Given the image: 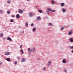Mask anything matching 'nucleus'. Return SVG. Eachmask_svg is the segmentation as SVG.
<instances>
[{
  "mask_svg": "<svg viewBox=\"0 0 73 73\" xmlns=\"http://www.w3.org/2000/svg\"><path fill=\"white\" fill-rule=\"evenodd\" d=\"M39 58H38V60H39Z\"/></svg>",
  "mask_w": 73,
  "mask_h": 73,
  "instance_id": "a19ab883",
  "label": "nucleus"
},
{
  "mask_svg": "<svg viewBox=\"0 0 73 73\" xmlns=\"http://www.w3.org/2000/svg\"><path fill=\"white\" fill-rule=\"evenodd\" d=\"M3 13V10H0V13Z\"/></svg>",
  "mask_w": 73,
  "mask_h": 73,
  "instance_id": "c85d7f7f",
  "label": "nucleus"
},
{
  "mask_svg": "<svg viewBox=\"0 0 73 73\" xmlns=\"http://www.w3.org/2000/svg\"><path fill=\"white\" fill-rule=\"evenodd\" d=\"M46 67H44V69H43L44 70H46Z\"/></svg>",
  "mask_w": 73,
  "mask_h": 73,
  "instance_id": "5701e85b",
  "label": "nucleus"
},
{
  "mask_svg": "<svg viewBox=\"0 0 73 73\" xmlns=\"http://www.w3.org/2000/svg\"><path fill=\"white\" fill-rule=\"evenodd\" d=\"M10 22L11 23H12V22H13V19H11L10 20Z\"/></svg>",
  "mask_w": 73,
  "mask_h": 73,
  "instance_id": "412c9836",
  "label": "nucleus"
},
{
  "mask_svg": "<svg viewBox=\"0 0 73 73\" xmlns=\"http://www.w3.org/2000/svg\"><path fill=\"white\" fill-rule=\"evenodd\" d=\"M48 25L49 26H52V23H49Z\"/></svg>",
  "mask_w": 73,
  "mask_h": 73,
  "instance_id": "b1692460",
  "label": "nucleus"
},
{
  "mask_svg": "<svg viewBox=\"0 0 73 73\" xmlns=\"http://www.w3.org/2000/svg\"><path fill=\"white\" fill-rule=\"evenodd\" d=\"M66 60L65 59H63V61H62V62L64 64H65L66 63Z\"/></svg>",
  "mask_w": 73,
  "mask_h": 73,
  "instance_id": "1a4fd4ad",
  "label": "nucleus"
},
{
  "mask_svg": "<svg viewBox=\"0 0 73 73\" xmlns=\"http://www.w3.org/2000/svg\"><path fill=\"white\" fill-rule=\"evenodd\" d=\"M22 47H23V45H21L20 47V48H21Z\"/></svg>",
  "mask_w": 73,
  "mask_h": 73,
  "instance_id": "473e14b6",
  "label": "nucleus"
},
{
  "mask_svg": "<svg viewBox=\"0 0 73 73\" xmlns=\"http://www.w3.org/2000/svg\"><path fill=\"white\" fill-rule=\"evenodd\" d=\"M11 1H7V3H8V4H9V3H11Z\"/></svg>",
  "mask_w": 73,
  "mask_h": 73,
  "instance_id": "4be33fe9",
  "label": "nucleus"
},
{
  "mask_svg": "<svg viewBox=\"0 0 73 73\" xmlns=\"http://www.w3.org/2000/svg\"><path fill=\"white\" fill-rule=\"evenodd\" d=\"M34 15V14L32 13H30L29 14V17H32V16H33Z\"/></svg>",
  "mask_w": 73,
  "mask_h": 73,
  "instance_id": "423d86ee",
  "label": "nucleus"
},
{
  "mask_svg": "<svg viewBox=\"0 0 73 73\" xmlns=\"http://www.w3.org/2000/svg\"><path fill=\"white\" fill-rule=\"evenodd\" d=\"M25 25L26 27H28V22L26 23Z\"/></svg>",
  "mask_w": 73,
  "mask_h": 73,
  "instance_id": "6ab92c4d",
  "label": "nucleus"
},
{
  "mask_svg": "<svg viewBox=\"0 0 73 73\" xmlns=\"http://www.w3.org/2000/svg\"><path fill=\"white\" fill-rule=\"evenodd\" d=\"M41 20V18L40 17H38L37 18V21H39Z\"/></svg>",
  "mask_w": 73,
  "mask_h": 73,
  "instance_id": "39448f33",
  "label": "nucleus"
},
{
  "mask_svg": "<svg viewBox=\"0 0 73 73\" xmlns=\"http://www.w3.org/2000/svg\"><path fill=\"white\" fill-rule=\"evenodd\" d=\"M6 60L8 61H11V59L9 58H7L6 59Z\"/></svg>",
  "mask_w": 73,
  "mask_h": 73,
  "instance_id": "2eb2a0df",
  "label": "nucleus"
},
{
  "mask_svg": "<svg viewBox=\"0 0 73 73\" xmlns=\"http://www.w3.org/2000/svg\"><path fill=\"white\" fill-rule=\"evenodd\" d=\"M61 7H64V3H61L60 4Z\"/></svg>",
  "mask_w": 73,
  "mask_h": 73,
  "instance_id": "ddd939ff",
  "label": "nucleus"
},
{
  "mask_svg": "<svg viewBox=\"0 0 73 73\" xmlns=\"http://www.w3.org/2000/svg\"><path fill=\"white\" fill-rule=\"evenodd\" d=\"M72 53H73V50L72 51Z\"/></svg>",
  "mask_w": 73,
  "mask_h": 73,
  "instance_id": "58836bf2",
  "label": "nucleus"
},
{
  "mask_svg": "<svg viewBox=\"0 0 73 73\" xmlns=\"http://www.w3.org/2000/svg\"><path fill=\"white\" fill-rule=\"evenodd\" d=\"M27 1H30V0H27Z\"/></svg>",
  "mask_w": 73,
  "mask_h": 73,
  "instance_id": "ea45409f",
  "label": "nucleus"
},
{
  "mask_svg": "<svg viewBox=\"0 0 73 73\" xmlns=\"http://www.w3.org/2000/svg\"><path fill=\"white\" fill-rule=\"evenodd\" d=\"M15 65H17V61H15Z\"/></svg>",
  "mask_w": 73,
  "mask_h": 73,
  "instance_id": "bb28decb",
  "label": "nucleus"
},
{
  "mask_svg": "<svg viewBox=\"0 0 73 73\" xmlns=\"http://www.w3.org/2000/svg\"><path fill=\"white\" fill-rule=\"evenodd\" d=\"M35 48H33L31 50V53L32 52H35Z\"/></svg>",
  "mask_w": 73,
  "mask_h": 73,
  "instance_id": "7ed1b4c3",
  "label": "nucleus"
},
{
  "mask_svg": "<svg viewBox=\"0 0 73 73\" xmlns=\"http://www.w3.org/2000/svg\"><path fill=\"white\" fill-rule=\"evenodd\" d=\"M46 12H47L48 15H49V11H47Z\"/></svg>",
  "mask_w": 73,
  "mask_h": 73,
  "instance_id": "72a5a7b5",
  "label": "nucleus"
},
{
  "mask_svg": "<svg viewBox=\"0 0 73 73\" xmlns=\"http://www.w3.org/2000/svg\"><path fill=\"white\" fill-rule=\"evenodd\" d=\"M72 34V31H70L69 32L68 35H70Z\"/></svg>",
  "mask_w": 73,
  "mask_h": 73,
  "instance_id": "f3484780",
  "label": "nucleus"
},
{
  "mask_svg": "<svg viewBox=\"0 0 73 73\" xmlns=\"http://www.w3.org/2000/svg\"><path fill=\"white\" fill-rule=\"evenodd\" d=\"M7 13H8V14H10V11H7Z\"/></svg>",
  "mask_w": 73,
  "mask_h": 73,
  "instance_id": "c756f323",
  "label": "nucleus"
},
{
  "mask_svg": "<svg viewBox=\"0 0 73 73\" xmlns=\"http://www.w3.org/2000/svg\"><path fill=\"white\" fill-rule=\"evenodd\" d=\"M18 12L19 13H21V14H22V13H23V11L21 10H19V11H18Z\"/></svg>",
  "mask_w": 73,
  "mask_h": 73,
  "instance_id": "20e7f679",
  "label": "nucleus"
},
{
  "mask_svg": "<svg viewBox=\"0 0 73 73\" xmlns=\"http://www.w3.org/2000/svg\"><path fill=\"white\" fill-rule=\"evenodd\" d=\"M5 56H8V55H9V52H5Z\"/></svg>",
  "mask_w": 73,
  "mask_h": 73,
  "instance_id": "f03ea898",
  "label": "nucleus"
},
{
  "mask_svg": "<svg viewBox=\"0 0 73 73\" xmlns=\"http://www.w3.org/2000/svg\"><path fill=\"white\" fill-rule=\"evenodd\" d=\"M21 52H22V54H24V51H23V50L22 49L21 50Z\"/></svg>",
  "mask_w": 73,
  "mask_h": 73,
  "instance_id": "a211bd4d",
  "label": "nucleus"
},
{
  "mask_svg": "<svg viewBox=\"0 0 73 73\" xmlns=\"http://www.w3.org/2000/svg\"><path fill=\"white\" fill-rule=\"evenodd\" d=\"M64 28L63 27H62L61 29H60V30L61 31H63L64 30Z\"/></svg>",
  "mask_w": 73,
  "mask_h": 73,
  "instance_id": "a878e982",
  "label": "nucleus"
},
{
  "mask_svg": "<svg viewBox=\"0 0 73 73\" xmlns=\"http://www.w3.org/2000/svg\"><path fill=\"white\" fill-rule=\"evenodd\" d=\"M16 17L17 19H19L20 18V15L19 14H17L16 15Z\"/></svg>",
  "mask_w": 73,
  "mask_h": 73,
  "instance_id": "9d476101",
  "label": "nucleus"
},
{
  "mask_svg": "<svg viewBox=\"0 0 73 73\" xmlns=\"http://www.w3.org/2000/svg\"><path fill=\"white\" fill-rule=\"evenodd\" d=\"M62 11L63 13H65V12L66 11V10L65 9H62Z\"/></svg>",
  "mask_w": 73,
  "mask_h": 73,
  "instance_id": "6e6552de",
  "label": "nucleus"
},
{
  "mask_svg": "<svg viewBox=\"0 0 73 73\" xmlns=\"http://www.w3.org/2000/svg\"><path fill=\"white\" fill-rule=\"evenodd\" d=\"M17 58L18 60H20V57H17Z\"/></svg>",
  "mask_w": 73,
  "mask_h": 73,
  "instance_id": "7c9ffc66",
  "label": "nucleus"
},
{
  "mask_svg": "<svg viewBox=\"0 0 73 73\" xmlns=\"http://www.w3.org/2000/svg\"><path fill=\"white\" fill-rule=\"evenodd\" d=\"M0 65H2V62H1L0 63Z\"/></svg>",
  "mask_w": 73,
  "mask_h": 73,
  "instance_id": "4c0bfd02",
  "label": "nucleus"
},
{
  "mask_svg": "<svg viewBox=\"0 0 73 73\" xmlns=\"http://www.w3.org/2000/svg\"><path fill=\"white\" fill-rule=\"evenodd\" d=\"M48 11H50L51 12H56V10H52L50 8H48L47 9Z\"/></svg>",
  "mask_w": 73,
  "mask_h": 73,
  "instance_id": "f257e3e1",
  "label": "nucleus"
},
{
  "mask_svg": "<svg viewBox=\"0 0 73 73\" xmlns=\"http://www.w3.org/2000/svg\"><path fill=\"white\" fill-rule=\"evenodd\" d=\"M34 24L33 23H32L31 25V26H33Z\"/></svg>",
  "mask_w": 73,
  "mask_h": 73,
  "instance_id": "f704fd0d",
  "label": "nucleus"
},
{
  "mask_svg": "<svg viewBox=\"0 0 73 73\" xmlns=\"http://www.w3.org/2000/svg\"><path fill=\"white\" fill-rule=\"evenodd\" d=\"M36 31V29L35 28H34L33 29V32H35Z\"/></svg>",
  "mask_w": 73,
  "mask_h": 73,
  "instance_id": "dca6fc26",
  "label": "nucleus"
},
{
  "mask_svg": "<svg viewBox=\"0 0 73 73\" xmlns=\"http://www.w3.org/2000/svg\"><path fill=\"white\" fill-rule=\"evenodd\" d=\"M7 39L8 40H9V41H11L12 40V39L10 37H8L7 38Z\"/></svg>",
  "mask_w": 73,
  "mask_h": 73,
  "instance_id": "f8f14e48",
  "label": "nucleus"
},
{
  "mask_svg": "<svg viewBox=\"0 0 73 73\" xmlns=\"http://www.w3.org/2000/svg\"><path fill=\"white\" fill-rule=\"evenodd\" d=\"M52 4H54V1H52Z\"/></svg>",
  "mask_w": 73,
  "mask_h": 73,
  "instance_id": "2f4dec72",
  "label": "nucleus"
},
{
  "mask_svg": "<svg viewBox=\"0 0 73 73\" xmlns=\"http://www.w3.org/2000/svg\"><path fill=\"white\" fill-rule=\"evenodd\" d=\"M24 33V32L23 31L21 32V33Z\"/></svg>",
  "mask_w": 73,
  "mask_h": 73,
  "instance_id": "e433bc0d",
  "label": "nucleus"
},
{
  "mask_svg": "<svg viewBox=\"0 0 73 73\" xmlns=\"http://www.w3.org/2000/svg\"><path fill=\"white\" fill-rule=\"evenodd\" d=\"M15 17L14 15H13L12 16V17Z\"/></svg>",
  "mask_w": 73,
  "mask_h": 73,
  "instance_id": "c9c22d12",
  "label": "nucleus"
},
{
  "mask_svg": "<svg viewBox=\"0 0 73 73\" xmlns=\"http://www.w3.org/2000/svg\"><path fill=\"white\" fill-rule=\"evenodd\" d=\"M25 59L24 58H23L21 60V62H25Z\"/></svg>",
  "mask_w": 73,
  "mask_h": 73,
  "instance_id": "0eeeda50",
  "label": "nucleus"
},
{
  "mask_svg": "<svg viewBox=\"0 0 73 73\" xmlns=\"http://www.w3.org/2000/svg\"><path fill=\"white\" fill-rule=\"evenodd\" d=\"M70 41L71 42H73V38H70Z\"/></svg>",
  "mask_w": 73,
  "mask_h": 73,
  "instance_id": "4468645a",
  "label": "nucleus"
},
{
  "mask_svg": "<svg viewBox=\"0 0 73 73\" xmlns=\"http://www.w3.org/2000/svg\"><path fill=\"white\" fill-rule=\"evenodd\" d=\"M3 36V34H0V37H2Z\"/></svg>",
  "mask_w": 73,
  "mask_h": 73,
  "instance_id": "aec40b11",
  "label": "nucleus"
},
{
  "mask_svg": "<svg viewBox=\"0 0 73 73\" xmlns=\"http://www.w3.org/2000/svg\"><path fill=\"white\" fill-rule=\"evenodd\" d=\"M39 11L40 12V13H42V10H39Z\"/></svg>",
  "mask_w": 73,
  "mask_h": 73,
  "instance_id": "cd10ccee",
  "label": "nucleus"
},
{
  "mask_svg": "<svg viewBox=\"0 0 73 73\" xmlns=\"http://www.w3.org/2000/svg\"><path fill=\"white\" fill-rule=\"evenodd\" d=\"M51 63H52V62L51 61H50L48 62V66H50V65H51Z\"/></svg>",
  "mask_w": 73,
  "mask_h": 73,
  "instance_id": "9b49d317",
  "label": "nucleus"
},
{
  "mask_svg": "<svg viewBox=\"0 0 73 73\" xmlns=\"http://www.w3.org/2000/svg\"><path fill=\"white\" fill-rule=\"evenodd\" d=\"M28 52H29L30 50H31V48H29L28 49Z\"/></svg>",
  "mask_w": 73,
  "mask_h": 73,
  "instance_id": "393cba45",
  "label": "nucleus"
}]
</instances>
